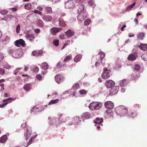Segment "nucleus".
<instances>
[{
  "instance_id": "nucleus-30",
  "label": "nucleus",
  "mask_w": 147,
  "mask_h": 147,
  "mask_svg": "<svg viewBox=\"0 0 147 147\" xmlns=\"http://www.w3.org/2000/svg\"><path fill=\"white\" fill-rule=\"evenodd\" d=\"M45 11L47 13H52V8L51 7L44 6Z\"/></svg>"
},
{
  "instance_id": "nucleus-51",
  "label": "nucleus",
  "mask_w": 147,
  "mask_h": 147,
  "mask_svg": "<svg viewBox=\"0 0 147 147\" xmlns=\"http://www.w3.org/2000/svg\"><path fill=\"white\" fill-rule=\"evenodd\" d=\"M91 20L90 19H86L84 22V25L85 26H87L89 25Z\"/></svg>"
},
{
  "instance_id": "nucleus-17",
  "label": "nucleus",
  "mask_w": 147,
  "mask_h": 147,
  "mask_svg": "<svg viewBox=\"0 0 147 147\" xmlns=\"http://www.w3.org/2000/svg\"><path fill=\"white\" fill-rule=\"evenodd\" d=\"M115 84V82L111 80H107L105 84V86L108 88H111Z\"/></svg>"
},
{
  "instance_id": "nucleus-7",
  "label": "nucleus",
  "mask_w": 147,
  "mask_h": 147,
  "mask_svg": "<svg viewBox=\"0 0 147 147\" xmlns=\"http://www.w3.org/2000/svg\"><path fill=\"white\" fill-rule=\"evenodd\" d=\"M81 121L79 116H76L74 117L72 120V121L70 122L68 124V125H71L73 124L77 125L79 124Z\"/></svg>"
},
{
  "instance_id": "nucleus-61",
  "label": "nucleus",
  "mask_w": 147,
  "mask_h": 147,
  "mask_svg": "<svg viewBox=\"0 0 147 147\" xmlns=\"http://www.w3.org/2000/svg\"><path fill=\"white\" fill-rule=\"evenodd\" d=\"M34 12L35 13H37L40 15H41L42 13V12L38 11V10H34Z\"/></svg>"
},
{
  "instance_id": "nucleus-11",
  "label": "nucleus",
  "mask_w": 147,
  "mask_h": 147,
  "mask_svg": "<svg viewBox=\"0 0 147 147\" xmlns=\"http://www.w3.org/2000/svg\"><path fill=\"white\" fill-rule=\"evenodd\" d=\"M49 123L50 126L53 125L56 126L59 125L60 123H59V119L58 118H53L51 119Z\"/></svg>"
},
{
  "instance_id": "nucleus-29",
  "label": "nucleus",
  "mask_w": 147,
  "mask_h": 147,
  "mask_svg": "<svg viewBox=\"0 0 147 147\" xmlns=\"http://www.w3.org/2000/svg\"><path fill=\"white\" fill-rule=\"evenodd\" d=\"M42 19L46 22H50L52 20V17L49 15H44L42 17Z\"/></svg>"
},
{
  "instance_id": "nucleus-6",
  "label": "nucleus",
  "mask_w": 147,
  "mask_h": 147,
  "mask_svg": "<svg viewBox=\"0 0 147 147\" xmlns=\"http://www.w3.org/2000/svg\"><path fill=\"white\" fill-rule=\"evenodd\" d=\"M78 14L77 18L78 20L80 21H83L87 17V13L86 11H83Z\"/></svg>"
},
{
  "instance_id": "nucleus-32",
  "label": "nucleus",
  "mask_w": 147,
  "mask_h": 147,
  "mask_svg": "<svg viewBox=\"0 0 147 147\" xmlns=\"http://www.w3.org/2000/svg\"><path fill=\"white\" fill-rule=\"evenodd\" d=\"M68 94H70L69 96L71 95L72 96H75L76 95V90L74 88H71L68 90Z\"/></svg>"
},
{
  "instance_id": "nucleus-62",
  "label": "nucleus",
  "mask_w": 147,
  "mask_h": 147,
  "mask_svg": "<svg viewBox=\"0 0 147 147\" xmlns=\"http://www.w3.org/2000/svg\"><path fill=\"white\" fill-rule=\"evenodd\" d=\"M3 67L7 69H10L11 66L8 65H5L3 66Z\"/></svg>"
},
{
  "instance_id": "nucleus-31",
  "label": "nucleus",
  "mask_w": 147,
  "mask_h": 147,
  "mask_svg": "<svg viewBox=\"0 0 147 147\" xmlns=\"http://www.w3.org/2000/svg\"><path fill=\"white\" fill-rule=\"evenodd\" d=\"M59 25L62 27H64L66 25V23L62 17H60L59 19Z\"/></svg>"
},
{
  "instance_id": "nucleus-41",
  "label": "nucleus",
  "mask_w": 147,
  "mask_h": 147,
  "mask_svg": "<svg viewBox=\"0 0 147 147\" xmlns=\"http://www.w3.org/2000/svg\"><path fill=\"white\" fill-rule=\"evenodd\" d=\"M144 36V34L143 32H140L137 35V38L139 40H142Z\"/></svg>"
},
{
  "instance_id": "nucleus-35",
  "label": "nucleus",
  "mask_w": 147,
  "mask_h": 147,
  "mask_svg": "<svg viewBox=\"0 0 147 147\" xmlns=\"http://www.w3.org/2000/svg\"><path fill=\"white\" fill-rule=\"evenodd\" d=\"M7 139V137L6 135H4L1 137L0 138V142L1 143H4L6 142Z\"/></svg>"
},
{
  "instance_id": "nucleus-36",
  "label": "nucleus",
  "mask_w": 147,
  "mask_h": 147,
  "mask_svg": "<svg viewBox=\"0 0 147 147\" xmlns=\"http://www.w3.org/2000/svg\"><path fill=\"white\" fill-rule=\"evenodd\" d=\"M42 68L44 70H47L48 68V65L46 63H44L42 64L41 65Z\"/></svg>"
},
{
  "instance_id": "nucleus-40",
  "label": "nucleus",
  "mask_w": 147,
  "mask_h": 147,
  "mask_svg": "<svg viewBox=\"0 0 147 147\" xmlns=\"http://www.w3.org/2000/svg\"><path fill=\"white\" fill-rule=\"evenodd\" d=\"M135 2H134L131 5H130L126 8L125 11L127 12L130 10L135 5Z\"/></svg>"
},
{
  "instance_id": "nucleus-52",
  "label": "nucleus",
  "mask_w": 147,
  "mask_h": 147,
  "mask_svg": "<svg viewBox=\"0 0 147 147\" xmlns=\"http://www.w3.org/2000/svg\"><path fill=\"white\" fill-rule=\"evenodd\" d=\"M22 68H17L13 71V74L15 75H16L17 73L19 72L20 70L22 69Z\"/></svg>"
},
{
  "instance_id": "nucleus-47",
  "label": "nucleus",
  "mask_w": 147,
  "mask_h": 147,
  "mask_svg": "<svg viewBox=\"0 0 147 147\" xmlns=\"http://www.w3.org/2000/svg\"><path fill=\"white\" fill-rule=\"evenodd\" d=\"M10 38L8 36H6L5 38L3 40V42L5 43H7L9 42Z\"/></svg>"
},
{
  "instance_id": "nucleus-60",
  "label": "nucleus",
  "mask_w": 147,
  "mask_h": 147,
  "mask_svg": "<svg viewBox=\"0 0 147 147\" xmlns=\"http://www.w3.org/2000/svg\"><path fill=\"white\" fill-rule=\"evenodd\" d=\"M105 112L106 113L109 115H110L111 114H112L113 112L112 111L110 110H107Z\"/></svg>"
},
{
  "instance_id": "nucleus-49",
  "label": "nucleus",
  "mask_w": 147,
  "mask_h": 147,
  "mask_svg": "<svg viewBox=\"0 0 147 147\" xmlns=\"http://www.w3.org/2000/svg\"><path fill=\"white\" fill-rule=\"evenodd\" d=\"M53 44L56 47L59 45V40L57 39L54 40L53 41Z\"/></svg>"
},
{
  "instance_id": "nucleus-25",
  "label": "nucleus",
  "mask_w": 147,
  "mask_h": 147,
  "mask_svg": "<svg viewBox=\"0 0 147 147\" xmlns=\"http://www.w3.org/2000/svg\"><path fill=\"white\" fill-rule=\"evenodd\" d=\"M110 72L103 71L102 74V78L104 79H108L110 76Z\"/></svg>"
},
{
  "instance_id": "nucleus-38",
  "label": "nucleus",
  "mask_w": 147,
  "mask_h": 147,
  "mask_svg": "<svg viewBox=\"0 0 147 147\" xmlns=\"http://www.w3.org/2000/svg\"><path fill=\"white\" fill-rule=\"evenodd\" d=\"M81 55L79 54L77 55L74 58V60L75 62H77L80 61L81 59Z\"/></svg>"
},
{
  "instance_id": "nucleus-14",
  "label": "nucleus",
  "mask_w": 147,
  "mask_h": 147,
  "mask_svg": "<svg viewBox=\"0 0 147 147\" xmlns=\"http://www.w3.org/2000/svg\"><path fill=\"white\" fill-rule=\"evenodd\" d=\"M138 57V55L136 53H133L129 55L127 57V59L131 61H134Z\"/></svg>"
},
{
  "instance_id": "nucleus-28",
  "label": "nucleus",
  "mask_w": 147,
  "mask_h": 147,
  "mask_svg": "<svg viewBox=\"0 0 147 147\" xmlns=\"http://www.w3.org/2000/svg\"><path fill=\"white\" fill-rule=\"evenodd\" d=\"M26 39L31 42H32L34 41L35 37L32 34H27L26 35Z\"/></svg>"
},
{
  "instance_id": "nucleus-53",
  "label": "nucleus",
  "mask_w": 147,
  "mask_h": 147,
  "mask_svg": "<svg viewBox=\"0 0 147 147\" xmlns=\"http://www.w3.org/2000/svg\"><path fill=\"white\" fill-rule=\"evenodd\" d=\"M79 92L81 94L85 95L87 93V91L85 90L82 89L79 91Z\"/></svg>"
},
{
  "instance_id": "nucleus-23",
  "label": "nucleus",
  "mask_w": 147,
  "mask_h": 147,
  "mask_svg": "<svg viewBox=\"0 0 147 147\" xmlns=\"http://www.w3.org/2000/svg\"><path fill=\"white\" fill-rule=\"evenodd\" d=\"M119 87L115 86L112 88L110 91V93L111 95H113L116 94L118 92Z\"/></svg>"
},
{
  "instance_id": "nucleus-37",
  "label": "nucleus",
  "mask_w": 147,
  "mask_h": 147,
  "mask_svg": "<svg viewBox=\"0 0 147 147\" xmlns=\"http://www.w3.org/2000/svg\"><path fill=\"white\" fill-rule=\"evenodd\" d=\"M71 57L72 55L71 54H69L67 56L64 58L63 61L65 62H68L71 59Z\"/></svg>"
},
{
  "instance_id": "nucleus-46",
  "label": "nucleus",
  "mask_w": 147,
  "mask_h": 147,
  "mask_svg": "<svg viewBox=\"0 0 147 147\" xmlns=\"http://www.w3.org/2000/svg\"><path fill=\"white\" fill-rule=\"evenodd\" d=\"M100 53V59L101 61V63H102V60L103 58L105 57V53L101 51Z\"/></svg>"
},
{
  "instance_id": "nucleus-12",
  "label": "nucleus",
  "mask_w": 147,
  "mask_h": 147,
  "mask_svg": "<svg viewBox=\"0 0 147 147\" xmlns=\"http://www.w3.org/2000/svg\"><path fill=\"white\" fill-rule=\"evenodd\" d=\"M103 119L102 118L96 117L94 121V123L95 124V125H100L102 126L103 125L102 124L103 122Z\"/></svg>"
},
{
  "instance_id": "nucleus-15",
  "label": "nucleus",
  "mask_w": 147,
  "mask_h": 147,
  "mask_svg": "<svg viewBox=\"0 0 147 147\" xmlns=\"http://www.w3.org/2000/svg\"><path fill=\"white\" fill-rule=\"evenodd\" d=\"M105 105L106 108L111 109H113L114 107L113 103L111 101H107L105 104Z\"/></svg>"
},
{
  "instance_id": "nucleus-3",
  "label": "nucleus",
  "mask_w": 147,
  "mask_h": 147,
  "mask_svg": "<svg viewBox=\"0 0 147 147\" xmlns=\"http://www.w3.org/2000/svg\"><path fill=\"white\" fill-rule=\"evenodd\" d=\"M75 3L73 0H69L65 3V8L67 9H73L74 8L77 4L82 3L84 0H74Z\"/></svg>"
},
{
  "instance_id": "nucleus-18",
  "label": "nucleus",
  "mask_w": 147,
  "mask_h": 147,
  "mask_svg": "<svg viewBox=\"0 0 147 147\" xmlns=\"http://www.w3.org/2000/svg\"><path fill=\"white\" fill-rule=\"evenodd\" d=\"M64 78L63 76L62 75H57L55 76V80L58 84L63 82Z\"/></svg>"
},
{
  "instance_id": "nucleus-4",
  "label": "nucleus",
  "mask_w": 147,
  "mask_h": 147,
  "mask_svg": "<svg viewBox=\"0 0 147 147\" xmlns=\"http://www.w3.org/2000/svg\"><path fill=\"white\" fill-rule=\"evenodd\" d=\"M102 106V104L101 102H93L90 104L89 108L91 110H96L99 109Z\"/></svg>"
},
{
  "instance_id": "nucleus-56",
  "label": "nucleus",
  "mask_w": 147,
  "mask_h": 147,
  "mask_svg": "<svg viewBox=\"0 0 147 147\" xmlns=\"http://www.w3.org/2000/svg\"><path fill=\"white\" fill-rule=\"evenodd\" d=\"M7 11L5 10H2L1 11V13L3 15H5L7 13Z\"/></svg>"
},
{
  "instance_id": "nucleus-19",
  "label": "nucleus",
  "mask_w": 147,
  "mask_h": 147,
  "mask_svg": "<svg viewBox=\"0 0 147 147\" xmlns=\"http://www.w3.org/2000/svg\"><path fill=\"white\" fill-rule=\"evenodd\" d=\"M91 117L90 114L89 113L86 112L83 113L81 116V119L84 121L85 119H89Z\"/></svg>"
},
{
  "instance_id": "nucleus-54",
  "label": "nucleus",
  "mask_w": 147,
  "mask_h": 147,
  "mask_svg": "<svg viewBox=\"0 0 147 147\" xmlns=\"http://www.w3.org/2000/svg\"><path fill=\"white\" fill-rule=\"evenodd\" d=\"M79 87V84H78L77 83L74 84L72 87V88H74L75 90H76Z\"/></svg>"
},
{
  "instance_id": "nucleus-2",
  "label": "nucleus",
  "mask_w": 147,
  "mask_h": 147,
  "mask_svg": "<svg viewBox=\"0 0 147 147\" xmlns=\"http://www.w3.org/2000/svg\"><path fill=\"white\" fill-rule=\"evenodd\" d=\"M115 111L117 115L120 117L127 116L128 114L127 108L123 105L116 107L115 108Z\"/></svg>"
},
{
  "instance_id": "nucleus-45",
  "label": "nucleus",
  "mask_w": 147,
  "mask_h": 147,
  "mask_svg": "<svg viewBox=\"0 0 147 147\" xmlns=\"http://www.w3.org/2000/svg\"><path fill=\"white\" fill-rule=\"evenodd\" d=\"M88 3L90 6L92 7H94L95 5L94 1L93 0L89 1L88 2Z\"/></svg>"
},
{
  "instance_id": "nucleus-16",
  "label": "nucleus",
  "mask_w": 147,
  "mask_h": 147,
  "mask_svg": "<svg viewBox=\"0 0 147 147\" xmlns=\"http://www.w3.org/2000/svg\"><path fill=\"white\" fill-rule=\"evenodd\" d=\"M138 115L137 112L135 110H131L129 111L127 116L132 118H134Z\"/></svg>"
},
{
  "instance_id": "nucleus-21",
  "label": "nucleus",
  "mask_w": 147,
  "mask_h": 147,
  "mask_svg": "<svg viewBox=\"0 0 147 147\" xmlns=\"http://www.w3.org/2000/svg\"><path fill=\"white\" fill-rule=\"evenodd\" d=\"M65 36L68 38L72 36L74 34V31L70 29L66 31H65Z\"/></svg>"
},
{
  "instance_id": "nucleus-44",
  "label": "nucleus",
  "mask_w": 147,
  "mask_h": 147,
  "mask_svg": "<svg viewBox=\"0 0 147 147\" xmlns=\"http://www.w3.org/2000/svg\"><path fill=\"white\" fill-rule=\"evenodd\" d=\"M140 65L139 64H136L134 67V71H138L140 69Z\"/></svg>"
},
{
  "instance_id": "nucleus-57",
  "label": "nucleus",
  "mask_w": 147,
  "mask_h": 147,
  "mask_svg": "<svg viewBox=\"0 0 147 147\" xmlns=\"http://www.w3.org/2000/svg\"><path fill=\"white\" fill-rule=\"evenodd\" d=\"M20 26L19 24H18L16 26V32L17 33H18L20 32Z\"/></svg>"
},
{
  "instance_id": "nucleus-43",
  "label": "nucleus",
  "mask_w": 147,
  "mask_h": 147,
  "mask_svg": "<svg viewBox=\"0 0 147 147\" xmlns=\"http://www.w3.org/2000/svg\"><path fill=\"white\" fill-rule=\"evenodd\" d=\"M37 23L38 26L42 27L43 26V21L40 20L39 19L38 20Z\"/></svg>"
},
{
  "instance_id": "nucleus-10",
  "label": "nucleus",
  "mask_w": 147,
  "mask_h": 147,
  "mask_svg": "<svg viewBox=\"0 0 147 147\" xmlns=\"http://www.w3.org/2000/svg\"><path fill=\"white\" fill-rule=\"evenodd\" d=\"M14 44L16 46L18 47H20V46L23 47H25L26 45L24 41L22 39L16 41Z\"/></svg>"
},
{
  "instance_id": "nucleus-50",
  "label": "nucleus",
  "mask_w": 147,
  "mask_h": 147,
  "mask_svg": "<svg viewBox=\"0 0 147 147\" xmlns=\"http://www.w3.org/2000/svg\"><path fill=\"white\" fill-rule=\"evenodd\" d=\"M142 59L144 61H147V54H143L141 56Z\"/></svg>"
},
{
  "instance_id": "nucleus-8",
  "label": "nucleus",
  "mask_w": 147,
  "mask_h": 147,
  "mask_svg": "<svg viewBox=\"0 0 147 147\" xmlns=\"http://www.w3.org/2000/svg\"><path fill=\"white\" fill-rule=\"evenodd\" d=\"M70 118L69 117L67 116L64 114H61L59 119V123L60 124L61 123L65 122L66 121L69 120Z\"/></svg>"
},
{
  "instance_id": "nucleus-27",
  "label": "nucleus",
  "mask_w": 147,
  "mask_h": 147,
  "mask_svg": "<svg viewBox=\"0 0 147 147\" xmlns=\"http://www.w3.org/2000/svg\"><path fill=\"white\" fill-rule=\"evenodd\" d=\"M14 18V16L11 15H6L4 18L2 19V20H4L6 22H9Z\"/></svg>"
},
{
  "instance_id": "nucleus-59",
  "label": "nucleus",
  "mask_w": 147,
  "mask_h": 147,
  "mask_svg": "<svg viewBox=\"0 0 147 147\" xmlns=\"http://www.w3.org/2000/svg\"><path fill=\"white\" fill-rule=\"evenodd\" d=\"M36 77L37 79L39 81H40L42 78V76L40 74L36 75Z\"/></svg>"
},
{
  "instance_id": "nucleus-22",
  "label": "nucleus",
  "mask_w": 147,
  "mask_h": 147,
  "mask_svg": "<svg viewBox=\"0 0 147 147\" xmlns=\"http://www.w3.org/2000/svg\"><path fill=\"white\" fill-rule=\"evenodd\" d=\"M37 136V135L36 134L34 136H32L31 138L29 140V141L26 144L25 142H24L23 145L26 147H27L30 145L34 141L35 138L36 137V136Z\"/></svg>"
},
{
  "instance_id": "nucleus-48",
  "label": "nucleus",
  "mask_w": 147,
  "mask_h": 147,
  "mask_svg": "<svg viewBox=\"0 0 147 147\" xmlns=\"http://www.w3.org/2000/svg\"><path fill=\"white\" fill-rule=\"evenodd\" d=\"M25 8L27 10H30L31 8V5L30 3H28L25 5Z\"/></svg>"
},
{
  "instance_id": "nucleus-39",
  "label": "nucleus",
  "mask_w": 147,
  "mask_h": 147,
  "mask_svg": "<svg viewBox=\"0 0 147 147\" xmlns=\"http://www.w3.org/2000/svg\"><path fill=\"white\" fill-rule=\"evenodd\" d=\"M140 49L142 50L145 51L147 49V45L144 44H141L139 46Z\"/></svg>"
},
{
  "instance_id": "nucleus-33",
  "label": "nucleus",
  "mask_w": 147,
  "mask_h": 147,
  "mask_svg": "<svg viewBox=\"0 0 147 147\" xmlns=\"http://www.w3.org/2000/svg\"><path fill=\"white\" fill-rule=\"evenodd\" d=\"M127 82L125 80H120L119 81V84L120 87H125Z\"/></svg>"
},
{
  "instance_id": "nucleus-55",
  "label": "nucleus",
  "mask_w": 147,
  "mask_h": 147,
  "mask_svg": "<svg viewBox=\"0 0 147 147\" xmlns=\"http://www.w3.org/2000/svg\"><path fill=\"white\" fill-rule=\"evenodd\" d=\"M140 107V105L138 104H135L134 105V108L136 109H139Z\"/></svg>"
},
{
  "instance_id": "nucleus-63",
  "label": "nucleus",
  "mask_w": 147,
  "mask_h": 147,
  "mask_svg": "<svg viewBox=\"0 0 147 147\" xmlns=\"http://www.w3.org/2000/svg\"><path fill=\"white\" fill-rule=\"evenodd\" d=\"M45 6V5L42 6V7L41 6H38L37 8L40 11H42L43 9H44V6Z\"/></svg>"
},
{
  "instance_id": "nucleus-5",
  "label": "nucleus",
  "mask_w": 147,
  "mask_h": 147,
  "mask_svg": "<svg viewBox=\"0 0 147 147\" xmlns=\"http://www.w3.org/2000/svg\"><path fill=\"white\" fill-rule=\"evenodd\" d=\"M44 109V106L41 105H36L33 107L30 110L31 113L35 114L38 112H41Z\"/></svg>"
},
{
  "instance_id": "nucleus-9",
  "label": "nucleus",
  "mask_w": 147,
  "mask_h": 147,
  "mask_svg": "<svg viewBox=\"0 0 147 147\" xmlns=\"http://www.w3.org/2000/svg\"><path fill=\"white\" fill-rule=\"evenodd\" d=\"M16 98L13 99L11 97H9L7 99H5L3 100V103L0 104V107L3 108L8 103L11 102V101L14 100L16 99Z\"/></svg>"
},
{
  "instance_id": "nucleus-26",
  "label": "nucleus",
  "mask_w": 147,
  "mask_h": 147,
  "mask_svg": "<svg viewBox=\"0 0 147 147\" xmlns=\"http://www.w3.org/2000/svg\"><path fill=\"white\" fill-rule=\"evenodd\" d=\"M122 66L121 62L120 61H117L113 66V68L115 69L120 68Z\"/></svg>"
},
{
  "instance_id": "nucleus-20",
  "label": "nucleus",
  "mask_w": 147,
  "mask_h": 147,
  "mask_svg": "<svg viewBox=\"0 0 147 147\" xmlns=\"http://www.w3.org/2000/svg\"><path fill=\"white\" fill-rule=\"evenodd\" d=\"M81 3L77 4L76 5L77 6L78 13H81L83 11H85L84 10V7L83 5L81 4Z\"/></svg>"
},
{
  "instance_id": "nucleus-34",
  "label": "nucleus",
  "mask_w": 147,
  "mask_h": 147,
  "mask_svg": "<svg viewBox=\"0 0 147 147\" xmlns=\"http://www.w3.org/2000/svg\"><path fill=\"white\" fill-rule=\"evenodd\" d=\"M32 87V84H25L23 87L24 90L28 91L30 90Z\"/></svg>"
},
{
  "instance_id": "nucleus-64",
  "label": "nucleus",
  "mask_w": 147,
  "mask_h": 147,
  "mask_svg": "<svg viewBox=\"0 0 147 147\" xmlns=\"http://www.w3.org/2000/svg\"><path fill=\"white\" fill-rule=\"evenodd\" d=\"M10 10H11L13 12L16 11L17 10V8L16 7H12L9 9Z\"/></svg>"
},
{
  "instance_id": "nucleus-13",
  "label": "nucleus",
  "mask_w": 147,
  "mask_h": 147,
  "mask_svg": "<svg viewBox=\"0 0 147 147\" xmlns=\"http://www.w3.org/2000/svg\"><path fill=\"white\" fill-rule=\"evenodd\" d=\"M32 134V131L30 128H27L26 130L24 132V136L26 140H28L31 136Z\"/></svg>"
},
{
  "instance_id": "nucleus-1",
  "label": "nucleus",
  "mask_w": 147,
  "mask_h": 147,
  "mask_svg": "<svg viewBox=\"0 0 147 147\" xmlns=\"http://www.w3.org/2000/svg\"><path fill=\"white\" fill-rule=\"evenodd\" d=\"M8 54L15 58H19L22 54V50L20 49H16L15 47H12L9 49L8 50Z\"/></svg>"
},
{
  "instance_id": "nucleus-24",
  "label": "nucleus",
  "mask_w": 147,
  "mask_h": 147,
  "mask_svg": "<svg viewBox=\"0 0 147 147\" xmlns=\"http://www.w3.org/2000/svg\"><path fill=\"white\" fill-rule=\"evenodd\" d=\"M62 30L61 28L54 27L51 29V34L53 35H56L57 33L61 31Z\"/></svg>"
},
{
  "instance_id": "nucleus-58",
  "label": "nucleus",
  "mask_w": 147,
  "mask_h": 147,
  "mask_svg": "<svg viewBox=\"0 0 147 147\" xmlns=\"http://www.w3.org/2000/svg\"><path fill=\"white\" fill-rule=\"evenodd\" d=\"M39 68L37 66H34L33 68V71L35 72H37L39 71Z\"/></svg>"
},
{
  "instance_id": "nucleus-42",
  "label": "nucleus",
  "mask_w": 147,
  "mask_h": 147,
  "mask_svg": "<svg viewBox=\"0 0 147 147\" xmlns=\"http://www.w3.org/2000/svg\"><path fill=\"white\" fill-rule=\"evenodd\" d=\"M59 101V99H56L55 100H52L49 103L48 105H51L57 103Z\"/></svg>"
}]
</instances>
